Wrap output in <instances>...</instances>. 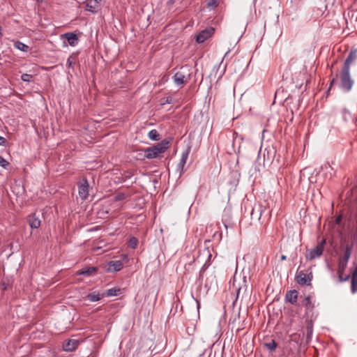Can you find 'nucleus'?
Returning <instances> with one entry per match:
<instances>
[{
	"label": "nucleus",
	"mask_w": 357,
	"mask_h": 357,
	"mask_svg": "<svg viewBox=\"0 0 357 357\" xmlns=\"http://www.w3.org/2000/svg\"><path fill=\"white\" fill-rule=\"evenodd\" d=\"M191 68L188 66H182L174 75L173 80L176 85L183 86L191 78Z\"/></svg>",
	"instance_id": "f257e3e1"
},
{
	"label": "nucleus",
	"mask_w": 357,
	"mask_h": 357,
	"mask_svg": "<svg viewBox=\"0 0 357 357\" xmlns=\"http://www.w3.org/2000/svg\"><path fill=\"white\" fill-rule=\"evenodd\" d=\"M168 146L169 142L162 140L153 147L146 148L144 150L145 157L149 159L155 158L160 153L165 152L168 149Z\"/></svg>",
	"instance_id": "f03ea898"
},
{
	"label": "nucleus",
	"mask_w": 357,
	"mask_h": 357,
	"mask_svg": "<svg viewBox=\"0 0 357 357\" xmlns=\"http://www.w3.org/2000/svg\"><path fill=\"white\" fill-rule=\"evenodd\" d=\"M341 88L344 91H349L353 86L354 82L351 79L350 70L342 69L340 74Z\"/></svg>",
	"instance_id": "7ed1b4c3"
},
{
	"label": "nucleus",
	"mask_w": 357,
	"mask_h": 357,
	"mask_svg": "<svg viewBox=\"0 0 357 357\" xmlns=\"http://www.w3.org/2000/svg\"><path fill=\"white\" fill-rule=\"evenodd\" d=\"M326 244V239H322L318 245L311 249L306 255L305 257L307 260H313L315 258L319 257L324 251V245Z\"/></svg>",
	"instance_id": "20e7f679"
},
{
	"label": "nucleus",
	"mask_w": 357,
	"mask_h": 357,
	"mask_svg": "<svg viewBox=\"0 0 357 357\" xmlns=\"http://www.w3.org/2000/svg\"><path fill=\"white\" fill-rule=\"evenodd\" d=\"M351 248L349 245H347L343 257L339 259L337 270L340 273H343L344 272L347 266L348 261L351 257Z\"/></svg>",
	"instance_id": "39448f33"
},
{
	"label": "nucleus",
	"mask_w": 357,
	"mask_h": 357,
	"mask_svg": "<svg viewBox=\"0 0 357 357\" xmlns=\"http://www.w3.org/2000/svg\"><path fill=\"white\" fill-rule=\"evenodd\" d=\"M312 273L310 272L308 274H305L303 271H298L296 273L295 280L300 285H311V281L312 280Z\"/></svg>",
	"instance_id": "423d86ee"
},
{
	"label": "nucleus",
	"mask_w": 357,
	"mask_h": 357,
	"mask_svg": "<svg viewBox=\"0 0 357 357\" xmlns=\"http://www.w3.org/2000/svg\"><path fill=\"white\" fill-rule=\"evenodd\" d=\"M78 185V193L79 197L82 200H85L89 197V184L86 178H83L81 181L77 183Z\"/></svg>",
	"instance_id": "0eeeda50"
},
{
	"label": "nucleus",
	"mask_w": 357,
	"mask_h": 357,
	"mask_svg": "<svg viewBox=\"0 0 357 357\" xmlns=\"http://www.w3.org/2000/svg\"><path fill=\"white\" fill-rule=\"evenodd\" d=\"M215 29L213 28H210L208 29H205L202 31L198 35L196 36V40L199 43H202L205 40H206L208 38H210L214 33Z\"/></svg>",
	"instance_id": "6e6552de"
},
{
	"label": "nucleus",
	"mask_w": 357,
	"mask_h": 357,
	"mask_svg": "<svg viewBox=\"0 0 357 357\" xmlns=\"http://www.w3.org/2000/svg\"><path fill=\"white\" fill-rule=\"evenodd\" d=\"M102 0H86V10L96 13L98 10Z\"/></svg>",
	"instance_id": "1a4fd4ad"
},
{
	"label": "nucleus",
	"mask_w": 357,
	"mask_h": 357,
	"mask_svg": "<svg viewBox=\"0 0 357 357\" xmlns=\"http://www.w3.org/2000/svg\"><path fill=\"white\" fill-rule=\"evenodd\" d=\"M79 342L77 340L69 339L63 344V349L68 352L75 351L79 346Z\"/></svg>",
	"instance_id": "9d476101"
},
{
	"label": "nucleus",
	"mask_w": 357,
	"mask_h": 357,
	"mask_svg": "<svg viewBox=\"0 0 357 357\" xmlns=\"http://www.w3.org/2000/svg\"><path fill=\"white\" fill-rule=\"evenodd\" d=\"M357 57V50H351L348 55L347 58L344 61V66L342 67L343 69L350 70V66L351 63L355 60Z\"/></svg>",
	"instance_id": "9b49d317"
},
{
	"label": "nucleus",
	"mask_w": 357,
	"mask_h": 357,
	"mask_svg": "<svg viewBox=\"0 0 357 357\" xmlns=\"http://www.w3.org/2000/svg\"><path fill=\"white\" fill-rule=\"evenodd\" d=\"M298 291L296 290L288 291L285 294V301L292 305H296L298 300Z\"/></svg>",
	"instance_id": "f8f14e48"
},
{
	"label": "nucleus",
	"mask_w": 357,
	"mask_h": 357,
	"mask_svg": "<svg viewBox=\"0 0 357 357\" xmlns=\"http://www.w3.org/2000/svg\"><path fill=\"white\" fill-rule=\"evenodd\" d=\"M123 263L120 260L111 261L107 264V271L109 272H116L123 268Z\"/></svg>",
	"instance_id": "ddd939ff"
},
{
	"label": "nucleus",
	"mask_w": 357,
	"mask_h": 357,
	"mask_svg": "<svg viewBox=\"0 0 357 357\" xmlns=\"http://www.w3.org/2000/svg\"><path fill=\"white\" fill-rule=\"evenodd\" d=\"M62 38H66L70 46H75L78 41L77 34L73 32H68L61 36Z\"/></svg>",
	"instance_id": "4468645a"
},
{
	"label": "nucleus",
	"mask_w": 357,
	"mask_h": 357,
	"mask_svg": "<svg viewBox=\"0 0 357 357\" xmlns=\"http://www.w3.org/2000/svg\"><path fill=\"white\" fill-rule=\"evenodd\" d=\"M28 222L31 229H37L40 225V220L36 214L29 215Z\"/></svg>",
	"instance_id": "2eb2a0df"
},
{
	"label": "nucleus",
	"mask_w": 357,
	"mask_h": 357,
	"mask_svg": "<svg viewBox=\"0 0 357 357\" xmlns=\"http://www.w3.org/2000/svg\"><path fill=\"white\" fill-rule=\"evenodd\" d=\"M105 296L104 293H100L99 291H93L86 295V298L90 301L91 302H96L101 300Z\"/></svg>",
	"instance_id": "dca6fc26"
},
{
	"label": "nucleus",
	"mask_w": 357,
	"mask_h": 357,
	"mask_svg": "<svg viewBox=\"0 0 357 357\" xmlns=\"http://www.w3.org/2000/svg\"><path fill=\"white\" fill-rule=\"evenodd\" d=\"M206 252H207L208 258H207L206 261H205V263L204 264V265L202 266V267L200 269V271H199V280H202L203 279V274H204V273L206 271V270L211 265V259L212 255H211V254L210 253V252L208 250H206Z\"/></svg>",
	"instance_id": "f3484780"
},
{
	"label": "nucleus",
	"mask_w": 357,
	"mask_h": 357,
	"mask_svg": "<svg viewBox=\"0 0 357 357\" xmlns=\"http://www.w3.org/2000/svg\"><path fill=\"white\" fill-rule=\"evenodd\" d=\"M351 291L352 294L357 292V266L351 275Z\"/></svg>",
	"instance_id": "a211bd4d"
},
{
	"label": "nucleus",
	"mask_w": 357,
	"mask_h": 357,
	"mask_svg": "<svg viewBox=\"0 0 357 357\" xmlns=\"http://www.w3.org/2000/svg\"><path fill=\"white\" fill-rule=\"evenodd\" d=\"M97 268L92 266L86 268H82V270L77 272V275H84L91 276L94 275L96 273Z\"/></svg>",
	"instance_id": "6ab92c4d"
},
{
	"label": "nucleus",
	"mask_w": 357,
	"mask_h": 357,
	"mask_svg": "<svg viewBox=\"0 0 357 357\" xmlns=\"http://www.w3.org/2000/svg\"><path fill=\"white\" fill-rule=\"evenodd\" d=\"M302 304L305 307L306 311H311L314 307V304L311 301L310 296H306L302 301Z\"/></svg>",
	"instance_id": "aec40b11"
},
{
	"label": "nucleus",
	"mask_w": 357,
	"mask_h": 357,
	"mask_svg": "<svg viewBox=\"0 0 357 357\" xmlns=\"http://www.w3.org/2000/svg\"><path fill=\"white\" fill-rule=\"evenodd\" d=\"M189 149L186 151L183 152L181 155V158L180 159V161L178 162V167L183 170V167L185 166L188 155H189Z\"/></svg>",
	"instance_id": "412c9836"
},
{
	"label": "nucleus",
	"mask_w": 357,
	"mask_h": 357,
	"mask_svg": "<svg viewBox=\"0 0 357 357\" xmlns=\"http://www.w3.org/2000/svg\"><path fill=\"white\" fill-rule=\"evenodd\" d=\"M14 47L15 48H17V50H21L22 52H28V50H29V47L28 45L24 44L23 43H22L20 41L15 42Z\"/></svg>",
	"instance_id": "4be33fe9"
},
{
	"label": "nucleus",
	"mask_w": 357,
	"mask_h": 357,
	"mask_svg": "<svg viewBox=\"0 0 357 357\" xmlns=\"http://www.w3.org/2000/svg\"><path fill=\"white\" fill-rule=\"evenodd\" d=\"M121 290L119 288H112L107 290L105 296L107 297L115 296H117L120 293Z\"/></svg>",
	"instance_id": "5701e85b"
},
{
	"label": "nucleus",
	"mask_w": 357,
	"mask_h": 357,
	"mask_svg": "<svg viewBox=\"0 0 357 357\" xmlns=\"http://www.w3.org/2000/svg\"><path fill=\"white\" fill-rule=\"evenodd\" d=\"M148 136L150 138V139L153 140V141H158L160 139V135H159L158 130H156L155 129L149 131Z\"/></svg>",
	"instance_id": "b1692460"
},
{
	"label": "nucleus",
	"mask_w": 357,
	"mask_h": 357,
	"mask_svg": "<svg viewBox=\"0 0 357 357\" xmlns=\"http://www.w3.org/2000/svg\"><path fill=\"white\" fill-rule=\"evenodd\" d=\"M278 344L274 340H272L270 342L265 343V347L270 351H273L276 349Z\"/></svg>",
	"instance_id": "393cba45"
},
{
	"label": "nucleus",
	"mask_w": 357,
	"mask_h": 357,
	"mask_svg": "<svg viewBox=\"0 0 357 357\" xmlns=\"http://www.w3.org/2000/svg\"><path fill=\"white\" fill-rule=\"evenodd\" d=\"M220 0H206V6L209 8H215L219 4Z\"/></svg>",
	"instance_id": "a878e982"
},
{
	"label": "nucleus",
	"mask_w": 357,
	"mask_h": 357,
	"mask_svg": "<svg viewBox=\"0 0 357 357\" xmlns=\"http://www.w3.org/2000/svg\"><path fill=\"white\" fill-rule=\"evenodd\" d=\"M138 244V240L135 237H131L128 241V246L131 248L135 249Z\"/></svg>",
	"instance_id": "bb28decb"
},
{
	"label": "nucleus",
	"mask_w": 357,
	"mask_h": 357,
	"mask_svg": "<svg viewBox=\"0 0 357 357\" xmlns=\"http://www.w3.org/2000/svg\"><path fill=\"white\" fill-rule=\"evenodd\" d=\"M33 76L30 74L24 73L21 76V79L24 82H30L32 80Z\"/></svg>",
	"instance_id": "cd10ccee"
},
{
	"label": "nucleus",
	"mask_w": 357,
	"mask_h": 357,
	"mask_svg": "<svg viewBox=\"0 0 357 357\" xmlns=\"http://www.w3.org/2000/svg\"><path fill=\"white\" fill-rule=\"evenodd\" d=\"M9 165V162L5 160L3 157L0 156V166L3 168H6Z\"/></svg>",
	"instance_id": "c85d7f7f"
},
{
	"label": "nucleus",
	"mask_w": 357,
	"mask_h": 357,
	"mask_svg": "<svg viewBox=\"0 0 357 357\" xmlns=\"http://www.w3.org/2000/svg\"><path fill=\"white\" fill-rule=\"evenodd\" d=\"M126 198V195L123 193H119L114 197V200L116 202L122 201Z\"/></svg>",
	"instance_id": "c756f323"
},
{
	"label": "nucleus",
	"mask_w": 357,
	"mask_h": 357,
	"mask_svg": "<svg viewBox=\"0 0 357 357\" xmlns=\"http://www.w3.org/2000/svg\"><path fill=\"white\" fill-rule=\"evenodd\" d=\"M271 153H275V151L274 150V149H270V150L267 151V160L268 161H271V160H273V158L269 155Z\"/></svg>",
	"instance_id": "7c9ffc66"
},
{
	"label": "nucleus",
	"mask_w": 357,
	"mask_h": 357,
	"mask_svg": "<svg viewBox=\"0 0 357 357\" xmlns=\"http://www.w3.org/2000/svg\"><path fill=\"white\" fill-rule=\"evenodd\" d=\"M337 275H338L339 281L340 282H343V278H344L343 276H342L343 273H340V272L337 271Z\"/></svg>",
	"instance_id": "2f4dec72"
},
{
	"label": "nucleus",
	"mask_w": 357,
	"mask_h": 357,
	"mask_svg": "<svg viewBox=\"0 0 357 357\" xmlns=\"http://www.w3.org/2000/svg\"><path fill=\"white\" fill-rule=\"evenodd\" d=\"M6 140L4 137L0 136V145H3Z\"/></svg>",
	"instance_id": "473e14b6"
},
{
	"label": "nucleus",
	"mask_w": 357,
	"mask_h": 357,
	"mask_svg": "<svg viewBox=\"0 0 357 357\" xmlns=\"http://www.w3.org/2000/svg\"><path fill=\"white\" fill-rule=\"evenodd\" d=\"M341 220H342V217L341 216H338L336 220H335V222L336 224H340V222H341Z\"/></svg>",
	"instance_id": "72a5a7b5"
},
{
	"label": "nucleus",
	"mask_w": 357,
	"mask_h": 357,
	"mask_svg": "<svg viewBox=\"0 0 357 357\" xmlns=\"http://www.w3.org/2000/svg\"><path fill=\"white\" fill-rule=\"evenodd\" d=\"M350 278V275H346L344 278H343V282H345V281H347L349 280Z\"/></svg>",
	"instance_id": "f704fd0d"
},
{
	"label": "nucleus",
	"mask_w": 357,
	"mask_h": 357,
	"mask_svg": "<svg viewBox=\"0 0 357 357\" xmlns=\"http://www.w3.org/2000/svg\"><path fill=\"white\" fill-rule=\"evenodd\" d=\"M336 81H337V80H336L335 78H333V79L331 80V86H330V88L331 87V86H332L333 84H334L336 82Z\"/></svg>",
	"instance_id": "c9c22d12"
},
{
	"label": "nucleus",
	"mask_w": 357,
	"mask_h": 357,
	"mask_svg": "<svg viewBox=\"0 0 357 357\" xmlns=\"http://www.w3.org/2000/svg\"><path fill=\"white\" fill-rule=\"evenodd\" d=\"M171 102H172V98H167L166 101H165V103H169V104Z\"/></svg>",
	"instance_id": "e433bc0d"
},
{
	"label": "nucleus",
	"mask_w": 357,
	"mask_h": 357,
	"mask_svg": "<svg viewBox=\"0 0 357 357\" xmlns=\"http://www.w3.org/2000/svg\"><path fill=\"white\" fill-rule=\"evenodd\" d=\"M286 256L285 255H282L281 256V260L283 261V260H285L286 259Z\"/></svg>",
	"instance_id": "4c0bfd02"
},
{
	"label": "nucleus",
	"mask_w": 357,
	"mask_h": 357,
	"mask_svg": "<svg viewBox=\"0 0 357 357\" xmlns=\"http://www.w3.org/2000/svg\"><path fill=\"white\" fill-rule=\"evenodd\" d=\"M312 327H310V333H312Z\"/></svg>",
	"instance_id": "58836bf2"
},
{
	"label": "nucleus",
	"mask_w": 357,
	"mask_h": 357,
	"mask_svg": "<svg viewBox=\"0 0 357 357\" xmlns=\"http://www.w3.org/2000/svg\"><path fill=\"white\" fill-rule=\"evenodd\" d=\"M197 306H198V307H199V303L197 301Z\"/></svg>",
	"instance_id": "ea45409f"
}]
</instances>
